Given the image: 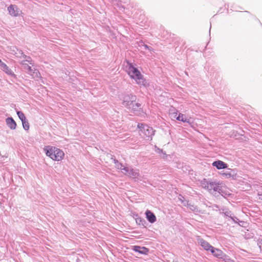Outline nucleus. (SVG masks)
<instances>
[{
    "instance_id": "nucleus-27",
    "label": "nucleus",
    "mask_w": 262,
    "mask_h": 262,
    "mask_svg": "<svg viewBox=\"0 0 262 262\" xmlns=\"http://www.w3.org/2000/svg\"><path fill=\"white\" fill-rule=\"evenodd\" d=\"M155 151H156L157 152H158V153H159V154H161H161H162L163 155V157H163V158H165V156H166V153H165V152H164V151H163V150H162V149H160V148H159L157 147L156 146H155Z\"/></svg>"
},
{
    "instance_id": "nucleus-29",
    "label": "nucleus",
    "mask_w": 262,
    "mask_h": 262,
    "mask_svg": "<svg viewBox=\"0 0 262 262\" xmlns=\"http://www.w3.org/2000/svg\"><path fill=\"white\" fill-rule=\"evenodd\" d=\"M141 43H143V47H144V49H148L149 50H151V48L148 47L147 45L144 44V43L142 41H141Z\"/></svg>"
},
{
    "instance_id": "nucleus-26",
    "label": "nucleus",
    "mask_w": 262,
    "mask_h": 262,
    "mask_svg": "<svg viewBox=\"0 0 262 262\" xmlns=\"http://www.w3.org/2000/svg\"><path fill=\"white\" fill-rule=\"evenodd\" d=\"M23 128L25 130H28L29 129V124L28 121L25 120V121H22Z\"/></svg>"
},
{
    "instance_id": "nucleus-12",
    "label": "nucleus",
    "mask_w": 262,
    "mask_h": 262,
    "mask_svg": "<svg viewBox=\"0 0 262 262\" xmlns=\"http://www.w3.org/2000/svg\"><path fill=\"white\" fill-rule=\"evenodd\" d=\"M222 175L226 178L234 179L236 176V172L234 169H228L225 172L221 173Z\"/></svg>"
},
{
    "instance_id": "nucleus-33",
    "label": "nucleus",
    "mask_w": 262,
    "mask_h": 262,
    "mask_svg": "<svg viewBox=\"0 0 262 262\" xmlns=\"http://www.w3.org/2000/svg\"><path fill=\"white\" fill-rule=\"evenodd\" d=\"M173 262H178V261H173Z\"/></svg>"
},
{
    "instance_id": "nucleus-8",
    "label": "nucleus",
    "mask_w": 262,
    "mask_h": 262,
    "mask_svg": "<svg viewBox=\"0 0 262 262\" xmlns=\"http://www.w3.org/2000/svg\"><path fill=\"white\" fill-rule=\"evenodd\" d=\"M214 184L215 182L208 181L206 179H204L201 182L202 187L207 189L210 193L212 191L213 186H214Z\"/></svg>"
},
{
    "instance_id": "nucleus-30",
    "label": "nucleus",
    "mask_w": 262,
    "mask_h": 262,
    "mask_svg": "<svg viewBox=\"0 0 262 262\" xmlns=\"http://www.w3.org/2000/svg\"><path fill=\"white\" fill-rule=\"evenodd\" d=\"M234 222L237 223V222L239 221L238 219L235 216H232V217H230Z\"/></svg>"
},
{
    "instance_id": "nucleus-22",
    "label": "nucleus",
    "mask_w": 262,
    "mask_h": 262,
    "mask_svg": "<svg viewBox=\"0 0 262 262\" xmlns=\"http://www.w3.org/2000/svg\"><path fill=\"white\" fill-rule=\"evenodd\" d=\"M178 121H181L183 122L190 123V120L186 118L185 116L182 114H179V116L176 118Z\"/></svg>"
},
{
    "instance_id": "nucleus-21",
    "label": "nucleus",
    "mask_w": 262,
    "mask_h": 262,
    "mask_svg": "<svg viewBox=\"0 0 262 262\" xmlns=\"http://www.w3.org/2000/svg\"><path fill=\"white\" fill-rule=\"evenodd\" d=\"M113 159L114 163L115 164V166L117 168H118L119 169L122 170H123V171H125V168H126V167H125L122 163H119L118 162V161L116 159Z\"/></svg>"
},
{
    "instance_id": "nucleus-7",
    "label": "nucleus",
    "mask_w": 262,
    "mask_h": 262,
    "mask_svg": "<svg viewBox=\"0 0 262 262\" xmlns=\"http://www.w3.org/2000/svg\"><path fill=\"white\" fill-rule=\"evenodd\" d=\"M198 242L206 251H210L211 249L213 248V246L210 245L209 243L202 238H198Z\"/></svg>"
},
{
    "instance_id": "nucleus-16",
    "label": "nucleus",
    "mask_w": 262,
    "mask_h": 262,
    "mask_svg": "<svg viewBox=\"0 0 262 262\" xmlns=\"http://www.w3.org/2000/svg\"><path fill=\"white\" fill-rule=\"evenodd\" d=\"M146 216L147 220L151 223H154L156 221V217L154 213L149 210L146 211Z\"/></svg>"
},
{
    "instance_id": "nucleus-11",
    "label": "nucleus",
    "mask_w": 262,
    "mask_h": 262,
    "mask_svg": "<svg viewBox=\"0 0 262 262\" xmlns=\"http://www.w3.org/2000/svg\"><path fill=\"white\" fill-rule=\"evenodd\" d=\"M129 110L131 111L132 112L137 115L140 114L141 112H142L141 104L139 103H136L135 104L133 103L131 106V108Z\"/></svg>"
},
{
    "instance_id": "nucleus-2",
    "label": "nucleus",
    "mask_w": 262,
    "mask_h": 262,
    "mask_svg": "<svg viewBox=\"0 0 262 262\" xmlns=\"http://www.w3.org/2000/svg\"><path fill=\"white\" fill-rule=\"evenodd\" d=\"M43 149L46 155L53 160L59 161L64 158V154L63 151L57 147L47 146Z\"/></svg>"
},
{
    "instance_id": "nucleus-5",
    "label": "nucleus",
    "mask_w": 262,
    "mask_h": 262,
    "mask_svg": "<svg viewBox=\"0 0 262 262\" xmlns=\"http://www.w3.org/2000/svg\"><path fill=\"white\" fill-rule=\"evenodd\" d=\"M122 172L134 179H138L140 176L138 169H134L130 167H126L125 171Z\"/></svg>"
},
{
    "instance_id": "nucleus-20",
    "label": "nucleus",
    "mask_w": 262,
    "mask_h": 262,
    "mask_svg": "<svg viewBox=\"0 0 262 262\" xmlns=\"http://www.w3.org/2000/svg\"><path fill=\"white\" fill-rule=\"evenodd\" d=\"M220 211L221 213L224 214L226 216L232 217L233 215V213L227 208H222Z\"/></svg>"
},
{
    "instance_id": "nucleus-10",
    "label": "nucleus",
    "mask_w": 262,
    "mask_h": 262,
    "mask_svg": "<svg viewBox=\"0 0 262 262\" xmlns=\"http://www.w3.org/2000/svg\"><path fill=\"white\" fill-rule=\"evenodd\" d=\"M132 250L136 252H138L141 254H147L149 250L148 248L144 247H140L139 246H134L132 248Z\"/></svg>"
},
{
    "instance_id": "nucleus-17",
    "label": "nucleus",
    "mask_w": 262,
    "mask_h": 262,
    "mask_svg": "<svg viewBox=\"0 0 262 262\" xmlns=\"http://www.w3.org/2000/svg\"><path fill=\"white\" fill-rule=\"evenodd\" d=\"M7 125L11 129H15L16 127V123L14 119L11 117H9L6 119Z\"/></svg>"
},
{
    "instance_id": "nucleus-28",
    "label": "nucleus",
    "mask_w": 262,
    "mask_h": 262,
    "mask_svg": "<svg viewBox=\"0 0 262 262\" xmlns=\"http://www.w3.org/2000/svg\"><path fill=\"white\" fill-rule=\"evenodd\" d=\"M20 63L22 66L23 69L25 70H27V68L29 66V65L28 64L29 63L24 60L21 61Z\"/></svg>"
},
{
    "instance_id": "nucleus-13",
    "label": "nucleus",
    "mask_w": 262,
    "mask_h": 262,
    "mask_svg": "<svg viewBox=\"0 0 262 262\" xmlns=\"http://www.w3.org/2000/svg\"><path fill=\"white\" fill-rule=\"evenodd\" d=\"M18 53H16L15 54H18V56L19 57H24L25 58L24 61H26L28 63H29L30 64L33 66L34 63L33 62L32 60L31 59V58L30 56H27L25 54H24L22 51L17 50Z\"/></svg>"
},
{
    "instance_id": "nucleus-1",
    "label": "nucleus",
    "mask_w": 262,
    "mask_h": 262,
    "mask_svg": "<svg viewBox=\"0 0 262 262\" xmlns=\"http://www.w3.org/2000/svg\"><path fill=\"white\" fill-rule=\"evenodd\" d=\"M127 72L131 78L134 79L137 84L141 86L147 87L148 85V83L143 78V76L137 68L133 66L131 63H128L126 67Z\"/></svg>"
},
{
    "instance_id": "nucleus-24",
    "label": "nucleus",
    "mask_w": 262,
    "mask_h": 262,
    "mask_svg": "<svg viewBox=\"0 0 262 262\" xmlns=\"http://www.w3.org/2000/svg\"><path fill=\"white\" fill-rule=\"evenodd\" d=\"M136 217L135 219L136 223L139 225H144V223L145 222V220L142 218L138 216L137 214L136 215Z\"/></svg>"
},
{
    "instance_id": "nucleus-4",
    "label": "nucleus",
    "mask_w": 262,
    "mask_h": 262,
    "mask_svg": "<svg viewBox=\"0 0 262 262\" xmlns=\"http://www.w3.org/2000/svg\"><path fill=\"white\" fill-rule=\"evenodd\" d=\"M136 96L134 95H125L122 98V104L127 109H130L131 106L136 101Z\"/></svg>"
},
{
    "instance_id": "nucleus-31",
    "label": "nucleus",
    "mask_w": 262,
    "mask_h": 262,
    "mask_svg": "<svg viewBox=\"0 0 262 262\" xmlns=\"http://www.w3.org/2000/svg\"><path fill=\"white\" fill-rule=\"evenodd\" d=\"M184 199V197L183 196H181V198H179V200L181 201V202L183 204V205H184V204H186V202L187 201H184L183 200Z\"/></svg>"
},
{
    "instance_id": "nucleus-19",
    "label": "nucleus",
    "mask_w": 262,
    "mask_h": 262,
    "mask_svg": "<svg viewBox=\"0 0 262 262\" xmlns=\"http://www.w3.org/2000/svg\"><path fill=\"white\" fill-rule=\"evenodd\" d=\"M28 74L32 75V76H38V74H39L37 70L32 68L31 66H29L27 70Z\"/></svg>"
},
{
    "instance_id": "nucleus-3",
    "label": "nucleus",
    "mask_w": 262,
    "mask_h": 262,
    "mask_svg": "<svg viewBox=\"0 0 262 262\" xmlns=\"http://www.w3.org/2000/svg\"><path fill=\"white\" fill-rule=\"evenodd\" d=\"M137 126L139 129V134L142 137L146 140H152V136L155 135V130L151 127L142 123H138Z\"/></svg>"
},
{
    "instance_id": "nucleus-32",
    "label": "nucleus",
    "mask_w": 262,
    "mask_h": 262,
    "mask_svg": "<svg viewBox=\"0 0 262 262\" xmlns=\"http://www.w3.org/2000/svg\"><path fill=\"white\" fill-rule=\"evenodd\" d=\"M139 47H142V46H143V43H141V41L139 42Z\"/></svg>"
},
{
    "instance_id": "nucleus-6",
    "label": "nucleus",
    "mask_w": 262,
    "mask_h": 262,
    "mask_svg": "<svg viewBox=\"0 0 262 262\" xmlns=\"http://www.w3.org/2000/svg\"><path fill=\"white\" fill-rule=\"evenodd\" d=\"M0 67L1 69L8 75L13 77H16V75L13 71L5 63L3 62L1 60H0Z\"/></svg>"
},
{
    "instance_id": "nucleus-15",
    "label": "nucleus",
    "mask_w": 262,
    "mask_h": 262,
    "mask_svg": "<svg viewBox=\"0 0 262 262\" xmlns=\"http://www.w3.org/2000/svg\"><path fill=\"white\" fill-rule=\"evenodd\" d=\"M223 190L221 187L220 186L219 184H217L215 183L214 186H213L212 191H211V193L213 194L214 195H216L217 193L221 194L223 195Z\"/></svg>"
},
{
    "instance_id": "nucleus-14",
    "label": "nucleus",
    "mask_w": 262,
    "mask_h": 262,
    "mask_svg": "<svg viewBox=\"0 0 262 262\" xmlns=\"http://www.w3.org/2000/svg\"><path fill=\"white\" fill-rule=\"evenodd\" d=\"M212 165L215 167L217 169H222L227 168V164L220 160L213 162Z\"/></svg>"
},
{
    "instance_id": "nucleus-9",
    "label": "nucleus",
    "mask_w": 262,
    "mask_h": 262,
    "mask_svg": "<svg viewBox=\"0 0 262 262\" xmlns=\"http://www.w3.org/2000/svg\"><path fill=\"white\" fill-rule=\"evenodd\" d=\"M8 11L11 16L16 17L19 15V9L15 5H11L8 7Z\"/></svg>"
},
{
    "instance_id": "nucleus-18",
    "label": "nucleus",
    "mask_w": 262,
    "mask_h": 262,
    "mask_svg": "<svg viewBox=\"0 0 262 262\" xmlns=\"http://www.w3.org/2000/svg\"><path fill=\"white\" fill-rule=\"evenodd\" d=\"M210 252L214 256L217 258H222L223 257V252H222V251L219 249L215 248L214 247H213V248L211 249Z\"/></svg>"
},
{
    "instance_id": "nucleus-23",
    "label": "nucleus",
    "mask_w": 262,
    "mask_h": 262,
    "mask_svg": "<svg viewBox=\"0 0 262 262\" xmlns=\"http://www.w3.org/2000/svg\"><path fill=\"white\" fill-rule=\"evenodd\" d=\"M184 206H187L190 210H192L194 212H197L198 211V209L197 207L193 204H189L188 202H186V204H184Z\"/></svg>"
},
{
    "instance_id": "nucleus-25",
    "label": "nucleus",
    "mask_w": 262,
    "mask_h": 262,
    "mask_svg": "<svg viewBox=\"0 0 262 262\" xmlns=\"http://www.w3.org/2000/svg\"><path fill=\"white\" fill-rule=\"evenodd\" d=\"M17 114L19 118L21 121V122L23 121H25V120L27 119L23 112H21L20 111H18L17 112Z\"/></svg>"
}]
</instances>
